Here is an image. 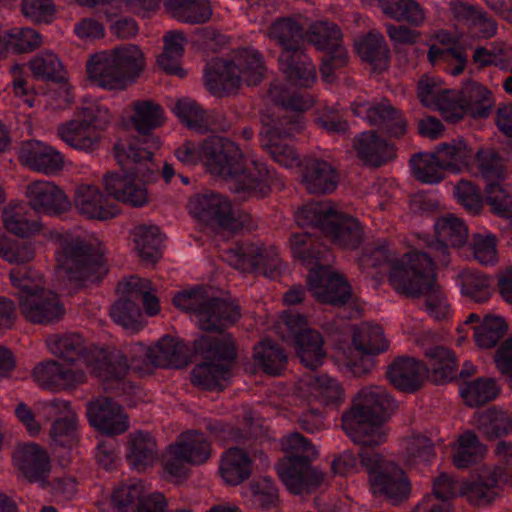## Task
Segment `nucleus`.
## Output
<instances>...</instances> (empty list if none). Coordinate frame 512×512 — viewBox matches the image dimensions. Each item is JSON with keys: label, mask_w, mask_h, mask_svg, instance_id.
Wrapping results in <instances>:
<instances>
[{"label": "nucleus", "mask_w": 512, "mask_h": 512, "mask_svg": "<svg viewBox=\"0 0 512 512\" xmlns=\"http://www.w3.org/2000/svg\"><path fill=\"white\" fill-rule=\"evenodd\" d=\"M20 161L33 171L55 175L64 167V155L41 141L25 142L19 152Z\"/></svg>", "instance_id": "c85d7f7f"}, {"label": "nucleus", "mask_w": 512, "mask_h": 512, "mask_svg": "<svg viewBox=\"0 0 512 512\" xmlns=\"http://www.w3.org/2000/svg\"><path fill=\"white\" fill-rule=\"evenodd\" d=\"M461 95L465 114L474 118H486L495 104L492 91L477 81L467 80L462 86Z\"/></svg>", "instance_id": "c03bdc74"}, {"label": "nucleus", "mask_w": 512, "mask_h": 512, "mask_svg": "<svg viewBox=\"0 0 512 512\" xmlns=\"http://www.w3.org/2000/svg\"><path fill=\"white\" fill-rule=\"evenodd\" d=\"M195 353L205 362L192 371V383L207 390H222L230 380L231 364L236 358V348L230 335H204L194 342Z\"/></svg>", "instance_id": "9b49d317"}, {"label": "nucleus", "mask_w": 512, "mask_h": 512, "mask_svg": "<svg viewBox=\"0 0 512 512\" xmlns=\"http://www.w3.org/2000/svg\"><path fill=\"white\" fill-rule=\"evenodd\" d=\"M25 196L29 206L38 214L59 215L70 207L65 192L51 181L36 180L29 183Z\"/></svg>", "instance_id": "393cba45"}, {"label": "nucleus", "mask_w": 512, "mask_h": 512, "mask_svg": "<svg viewBox=\"0 0 512 512\" xmlns=\"http://www.w3.org/2000/svg\"><path fill=\"white\" fill-rule=\"evenodd\" d=\"M15 466L31 482L43 483L50 472V459L44 448L36 443L19 445L14 454Z\"/></svg>", "instance_id": "7c9ffc66"}, {"label": "nucleus", "mask_w": 512, "mask_h": 512, "mask_svg": "<svg viewBox=\"0 0 512 512\" xmlns=\"http://www.w3.org/2000/svg\"><path fill=\"white\" fill-rule=\"evenodd\" d=\"M260 53L252 49L239 51L231 61L214 59L207 64L205 81L209 91L221 96L239 88L242 82L257 85L264 76Z\"/></svg>", "instance_id": "f8f14e48"}, {"label": "nucleus", "mask_w": 512, "mask_h": 512, "mask_svg": "<svg viewBox=\"0 0 512 512\" xmlns=\"http://www.w3.org/2000/svg\"><path fill=\"white\" fill-rule=\"evenodd\" d=\"M506 331L507 325L503 318L486 315L481 324L474 327L475 342L481 348H492Z\"/></svg>", "instance_id": "774afa93"}, {"label": "nucleus", "mask_w": 512, "mask_h": 512, "mask_svg": "<svg viewBox=\"0 0 512 512\" xmlns=\"http://www.w3.org/2000/svg\"><path fill=\"white\" fill-rule=\"evenodd\" d=\"M193 217L207 224H216L224 228H233L231 203L218 194H199L192 197L188 204Z\"/></svg>", "instance_id": "cd10ccee"}, {"label": "nucleus", "mask_w": 512, "mask_h": 512, "mask_svg": "<svg viewBox=\"0 0 512 512\" xmlns=\"http://www.w3.org/2000/svg\"><path fill=\"white\" fill-rule=\"evenodd\" d=\"M301 176L305 189L311 194L331 193L338 184V173L335 168L318 158L304 160Z\"/></svg>", "instance_id": "2f4dec72"}, {"label": "nucleus", "mask_w": 512, "mask_h": 512, "mask_svg": "<svg viewBox=\"0 0 512 512\" xmlns=\"http://www.w3.org/2000/svg\"><path fill=\"white\" fill-rule=\"evenodd\" d=\"M159 147L156 137L149 140L147 147H142L138 141L116 143L114 152L121 173L108 172L103 176V186L109 196L133 207L146 205L149 202L146 185L158 178L159 167L153 159V150Z\"/></svg>", "instance_id": "7ed1b4c3"}, {"label": "nucleus", "mask_w": 512, "mask_h": 512, "mask_svg": "<svg viewBox=\"0 0 512 512\" xmlns=\"http://www.w3.org/2000/svg\"><path fill=\"white\" fill-rule=\"evenodd\" d=\"M48 235L56 245L57 272L70 282L85 285L99 281L107 273L102 252L79 235L57 231H50Z\"/></svg>", "instance_id": "423d86ee"}, {"label": "nucleus", "mask_w": 512, "mask_h": 512, "mask_svg": "<svg viewBox=\"0 0 512 512\" xmlns=\"http://www.w3.org/2000/svg\"><path fill=\"white\" fill-rule=\"evenodd\" d=\"M281 447L286 456L276 469L292 494H309L325 482L326 475L310 465L317 458L318 451L307 438L300 433H292L282 439Z\"/></svg>", "instance_id": "6e6552de"}, {"label": "nucleus", "mask_w": 512, "mask_h": 512, "mask_svg": "<svg viewBox=\"0 0 512 512\" xmlns=\"http://www.w3.org/2000/svg\"><path fill=\"white\" fill-rule=\"evenodd\" d=\"M11 283L19 289V309L24 318L34 324L59 321L65 308L58 295L43 289V277L27 268L18 267L10 272Z\"/></svg>", "instance_id": "9d476101"}, {"label": "nucleus", "mask_w": 512, "mask_h": 512, "mask_svg": "<svg viewBox=\"0 0 512 512\" xmlns=\"http://www.w3.org/2000/svg\"><path fill=\"white\" fill-rule=\"evenodd\" d=\"M5 43V53H25L37 49L42 43L41 35L32 28L14 27L2 36Z\"/></svg>", "instance_id": "69168bd1"}, {"label": "nucleus", "mask_w": 512, "mask_h": 512, "mask_svg": "<svg viewBox=\"0 0 512 512\" xmlns=\"http://www.w3.org/2000/svg\"><path fill=\"white\" fill-rule=\"evenodd\" d=\"M173 111L187 127L197 131H206L211 125L209 114L197 102L183 98L176 102Z\"/></svg>", "instance_id": "0e129e2a"}, {"label": "nucleus", "mask_w": 512, "mask_h": 512, "mask_svg": "<svg viewBox=\"0 0 512 512\" xmlns=\"http://www.w3.org/2000/svg\"><path fill=\"white\" fill-rule=\"evenodd\" d=\"M131 237L135 250L143 261L155 263L161 258L162 237L157 226H136L131 232Z\"/></svg>", "instance_id": "8fccbe9b"}, {"label": "nucleus", "mask_w": 512, "mask_h": 512, "mask_svg": "<svg viewBox=\"0 0 512 512\" xmlns=\"http://www.w3.org/2000/svg\"><path fill=\"white\" fill-rule=\"evenodd\" d=\"M389 342L377 324L362 323L352 333V345L338 351L337 360L355 376L368 373L373 367L369 356L386 352Z\"/></svg>", "instance_id": "dca6fc26"}, {"label": "nucleus", "mask_w": 512, "mask_h": 512, "mask_svg": "<svg viewBox=\"0 0 512 512\" xmlns=\"http://www.w3.org/2000/svg\"><path fill=\"white\" fill-rule=\"evenodd\" d=\"M459 393L466 405L477 407L494 400L499 389L494 380L479 378L474 381L463 382L459 387Z\"/></svg>", "instance_id": "052dcab7"}, {"label": "nucleus", "mask_w": 512, "mask_h": 512, "mask_svg": "<svg viewBox=\"0 0 512 512\" xmlns=\"http://www.w3.org/2000/svg\"><path fill=\"white\" fill-rule=\"evenodd\" d=\"M306 40L313 44L318 50L335 51V59L338 64L345 61V47L343 46V35L339 26L329 20H318L313 22L304 33Z\"/></svg>", "instance_id": "473e14b6"}, {"label": "nucleus", "mask_w": 512, "mask_h": 512, "mask_svg": "<svg viewBox=\"0 0 512 512\" xmlns=\"http://www.w3.org/2000/svg\"><path fill=\"white\" fill-rule=\"evenodd\" d=\"M282 338L294 340L301 362L310 369L323 364L326 352L319 332L308 327L307 319L297 313H284L279 323Z\"/></svg>", "instance_id": "f3484780"}, {"label": "nucleus", "mask_w": 512, "mask_h": 512, "mask_svg": "<svg viewBox=\"0 0 512 512\" xmlns=\"http://www.w3.org/2000/svg\"><path fill=\"white\" fill-rule=\"evenodd\" d=\"M226 259L238 270L271 279L279 277L284 269L278 250L274 246L256 243L237 244L226 252Z\"/></svg>", "instance_id": "a211bd4d"}, {"label": "nucleus", "mask_w": 512, "mask_h": 512, "mask_svg": "<svg viewBox=\"0 0 512 512\" xmlns=\"http://www.w3.org/2000/svg\"><path fill=\"white\" fill-rule=\"evenodd\" d=\"M351 109L354 115L362 117L370 125L377 126L391 136L399 137L406 133V121L386 99L370 103L359 98L351 104Z\"/></svg>", "instance_id": "4be33fe9"}, {"label": "nucleus", "mask_w": 512, "mask_h": 512, "mask_svg": "<svg viewBox=\"0 0 512 512\" xmlns=\"http://www.w3.org/2000/svg\"><path fill=\"white\" fill-rule=\"evenodd\" d=\"M176 307L192 312L199 327L205 331H221L240 318V310L235 302L211 298L203 288H194L175 295Z\"/></svg>", "instance_id": "ddd939ff"}, {"label": "nucleus", "mask_w": 512, "mask_h": 512, "mask_svg": "<svg viewBox=\"0 0 512 512\" xmlns=\"http://www.w3.org/2000/svg\"><path fill=\"white\" fill-rule=\"evenodd\" d=\"M383 13L398 22L419 27L425 22L424 8L416 0H379Z\"/></svg>", "instance_id": "6e6d98bb"}, {"label": "nucleus", "mask_w": 512, "mask_h": 512, "mask_svg": "<svg viewBox=\"0 0 512 512\" xmlns=\"http://www.w3.org/2000/svg\"><path fill=\"white\" fill-rule=\"evenodd\" d=\"M485 202L491 211L505 218L512 217V188L499 181L487 184L485 188Z\"/></svg>", "instance_id": "338daca9"}, {"label": "nucleus", "mask_w": 512, "mask_h": 512, "mask_svg": "<svg viewBox=\"0 0 512 512\" xmlns=\"http://www.w3.org/2000/svg\"><path fill=\"white\" fill-rule=\"evenodd\" d=\"M73 204L80 215L90 220L112 219L120 212L119 207L110 202L99 187L92 184L77 186Z\"/></svg>", "instance_id": "bb28decb"}, {"label": "nucleus", "mask_w": 512, "mask_h": 512, "mask_svg": "<svg viewBox=\"0 0 512 512\" xmlns=\"http://www.w3.org/2000/svg\"><path fill=\"white\" fill-rule=\"evenodd\" d=\"M268 98L275 105L285 110L294 112H305L315 103L314 97L307 92H290L280 81L271 83L268 90Z\"/></svg>", "instance_id": "603ef678"}, {"label": "nucleus", "mask_w": 512, "mask_h": 512, "mask_svg": "<svg viewBox=\"0 0 512 512\" xmlns=\"http://www.w3.org/2000/svg\"><path fill=\"white\" fill-rule=\"evenodd\" d=\"M126 458L131 467L137 471H144L153 466L158 458V445L155 438L149 432L130 433Z\"/></svg>", "instance_id": "4c0bfd02"}, {"label": "nucleus", "mask_w": 512, "mask_h": 512, "mask_svg": "<svg viewBox=\"0 0 512 512\" xmlns=\"http://www.w3.org/2000/svg\"><path fill=\"white\" fill-rule=\"evenodd\" d=\"M3 223L7 231L19 237H31L42 231V223L28 218L22 206L9 207L3 211Z\"/></svg>", "instance_id": "680f3d73"}, {"label": "nucleus", "mask_w": 512, "mask_h": 512, "mask_svg": "<svg viewBox=\"0 0 512 512\" xmlns=\"http://www.w3.org/2000/svg\"><path fill=\"white\" fill-rule=\"evenodd\" d=\"M296 395L308 405L318 403L321 406L338 407L345 400L342 385L328 375L306 376L295 387Z\"/></svg>", "instance_id": "5701e85b"}, {"label": "nucleus", "mask_w": 512, "mask_h": 512, "mask_svg": "<svg viewBox=\"0 0 512 512\" xmlns=\"http://www.w3.org/2000/svg\"><path fill=\"white\" fill-rule=\"evenodd\" d=\"M424 374L434 383L441 384L454 379L458 363L455 353L443 346H434L424 352Z\"/></svg>", "instance_id": "e433bc0d"}, {"label": "nucleus", "mask_w": 512, "mask_h": 512, "mask_svg": "<svg viewBox=\"0 0 512 512\" xmlns=\"http://www.w3.org/2000/svg\"><path fill=\"white\" fill-rule=\"evenodd\" d=\"M253 472V461L243 449L230 448L222 453L218 473L228 486H238L250 478Z\"/></svg>", "instance_id": "f704fd0d"}, {"label": "nucleus", "mask_w": 512, "mask_h": 512, "mask_svg": "<svg viewBox=\"0 0 512 512\" xmlns=\"http://www.w3.org/2000/svg\"><path fill=\"white\" fill-rule=\"evenodd\" d=\"M254 359L265 373L274 376L279 375L287 363L282 349L270 340H264L255 347Z\"/></svg>", "instance_id": "e2e57ef3"}, {"label": "nucleus", "mask_w": 512, "mask_h": 512, "mask_svg": "<svg viewBox=\"0 0 512 512\" xmlns=\"http://www.w3.org/2000/svg\"><path fill=\"white\" fill-rule=\"evenodd\" d=\"M424 367L419 361L409 357L395 359L388 368L390 383L401 391L414 392L422 385Z\"/></svg>", "instance_id": "58836bf2"}, {"label": "nucleus", "mask_w": 512, "mask_h": 512, "mask_svg": "<svg viewBox=\"0 0 512 512\" xmlns=\"http://www.w3.org/2000/svg\"><path fill=\"white\" fill-rule=\"evenodd\" d=\"M267 35L283 48L282 52L302 51L300 41L304 37L303 28L293 18H278L271 24Z\"/></svg>", "instance_id": "3c124183"}, {"label": "nucleus", "mask_w": 512, "mask_h": 512, "mask_svg": "<svg viewBox=\"0 0 512 512\" xmlns=\"http://www.w3.org/2000/svg\"><path fill=\"white\" fill-rule=\"evenodd\" d=\"M396 253L387 242L366 249L359 263L363 269L389 264L388 280L393 289L402 295L419 297L426 295V310L436 319L448 316L450 306L437 284L434 262L426 254L417 250L405 253L395 260Z\"/></svg>", "instance_id": "f03ea898"}, {"label": "nucleus", "mask_w": 512, "mask_h": 512, "mask_svg": "<svg viewBox=\"0 0 512 512\" xmlns=\"http://www.w3.org/2000/svg\"><path fill=\"white\" fill-rule=\"evenodd\" d=\"M184 165L203 163L211 174L234 183L236 193L245 197H265L273 183L271 171L253 155H243L232 141L219 136L209 137L202 143L186 140L175 152Z\"/></svg>", "instance_id": "f257e3e1"}, {"label": "nucleus", "mask_w": 512, "mask_h": 512, "mask_svg": "<svg viewBox=\"0 0 512 512\" xmlns=\"http://www.w3.org/2000/svg\"><path fill=\"white\" fill-rule=\"evenodd\" d=\"M279 64L280 70L291 85L308 88L316 81L315 66L303 50L281 52Z\"/></svg>", "instance_id": "72a5a7b5"}, {"label": "nucleus", "mask_w": 512, "mask_h": 512, "mask_svg": "<svg viewBox=\"0 0 512 512\" xmlns=\"http://www.w3.org/2000/svg\"><path fill=\"white\" fill-rule=\"evenodd\" d=\"M290 248L294 258L309 268L307 285L316 301L334 306L345 304L351 289L345 278L330 267V250L307 233L293 234Z\"/></svg>", "instance_id": "20e7f679"}, {"label": "nucleus", "mask_w": 512, "mask_h": 512, "mask_svg": "<svg viewBox=\"0 0 512 512\" xmlns=\"http://www.w3.org/2000/svg\"><path fill=\"white\" fill-rule=\"evenodd\" d=\"M151 363L159 367L180 368L187 362V350L179 339L164 336L146 353Z\"/></svg>", "instance_id": "37998d69"}, {"label": "nucleus", "mask_w": 512, "mask_h": 512, "mask_svg": "<svg viewBox=\"0 0 512 512\" xmlns=\"http://www.w3.org/2000/svg\"><path fill=\"white\" fill-rule=\"evenodd\" d=\"M190 465H203L212 457L211 443L196 430L181 433L174 442Z\"/></svg>", "instance_id": "09e8293b"}, {"label": "nucleus", "mask_w": 512, "mask_h": 512, "mask_svg": "<svg viewBox=\"0 0 512 512\" xmlns=\"http://www.w3.org/2000/svg\"><path fill=\"white\" fill-rule=\"evenodd\" d=\"M486 454V447L479 441L476 434L466 431L461 434L454 444L452 460L457 468H466Z\"/></svg>", "instance_id": "4d7b16f0"}, {"label": "nucleus", "mask_w": 512, "mask_h": 512, "mask_svg": "<svg viewBox=\"0 0 512 512\" xmlns=\"http://www.w3.org/2000/svg\"><path fill=\"white\" fill-rule=\"evenodd\" d=\"M355 48L363 61L382 68L388 62V48L383 35L375 30L355 40Z\"/></svg>", "instance_id": "5fc2aeb1"}, {"label": "nucleus", "mask_w": 512, "mask_h": 512, "mask_svg": "<svg viewBox=\"0 0 512 512\" xmlns=\"http://www.w3.org/2000/svg\"><path fill=\"white\" fill-rule=\"evenodd\" d=\"M303 129L302 117H283L273 123H265L260 133L261 146L275 162L286 168L298 167L301 160L297 151L286 140Z\"/></svg>", "instance_id": "6ab92c4d"}, {"label": "nucleus", "mask_w": 512, "mask_h": 512, "mask_svg": "<svg viewBox=\"0 0 512 512\" xmlns=\"http://www.w3.org/2000/svg\"><path fill=\"white\" fill-rule=\"evenodd\" d=\"M91 426L106 435H118L129 428L128 416L122 407L110 398L100 397L87 404Z\"/></svg>", "instance_id": "b1692460"}, {"label": "nucleus", "mask_w": 512, "mask_h": 512, "mask_svg": "<svg viewBox=\"0 0 512 512\" xmlns=\"http://www.w3.org/2000/svg\"><path fill=\"white\" fill-rule=\"evenodd\" d=\"M165 120L163 107L153 100H136L130 105L129 121L141 135L161 127Z\"/></svg>", "instance_id": "ea45409f"}, {"label": "nucleus", "mask_w": 512, "mask_h": 512, "mask_svg": "<svg viewBox=\"0 0 512 512\" xmlns=\"http://www.w3.org/2000/svg\"><path fill=\"white\" fill-rule=\"evenodd\" d=\"M47 349L65 362L83 361L103 383H120L127 374L128 363L120 352H107L97 347L87 348L76 333L54 334L46 339Z\"/></svg>", "instance_id": "0eeeda50"}, {"label": "nucleus", "mask_w": 512, "mask_h": 512, "mask_svg": "<svg viewBox=\"0 0 512 512\" xmlns=\"http://www.w3.org/2000/svg\"><path fill=\"white\" fill-rule=\"evenodd\" d=\"M86 66L90 80L104 89L124 90L130 85L110 51L94 54Z\"/></svg>", "instance_id": "c756f323"}, {"label": "nucleus", "mask_w": 512, "mask_h": 512, "mask_svg": "<svg viewBox=\"0 0 512 512\" xmlns=\"http://www.w3.org/2000/svg\"><path fill=\"white\" fill-rule=\"evenodd\" d=\"M436 243L429 246L426 253L434 262L442 266L449 264V248H460L468 238V228L462 219L453 214L437 218L434 224Z\"/></svg>", "instance_id": "412c9836"}, {"label": "nucleus", "mask_w": 512, "mask_h": 512, "mask_svg": "<svg viewBox=\"0 0 512 512\" xmlns=\"http://www.w3.org/2000/svg\"><path fill=\"white\" fill-rule=\"evenodd\" d=\"M455 20L482 38H491L497 32L495 20L486 12L460 2L451 6Z\"/></svg>", "instance_id": "79ce46f5"}, {"label": "nucleus", "mask_w": 512, "mask_h": 512, "mask_svg": "<svg viewBox=\"0 0 512 512\" xmlns=\"http://www.w3.org/2000/svg\"><path fill=\"white\" fill-rule=\"evenodd\" d=\"M357 157L365 164L379 167L394 157L393 146L381 139L375 132L367 131L357 135L353 142Z\"/></svg>", "instance_id": "c9c22d12"}, {"label": "nucleus", "mask_w": 512, "mask_h": 512, "mask_svg": "<svg viewBox=\"0 0 512 512\" xmlns=\"http://www.w3.org/2000/svg\"><path fill=\"white\" fill-rule=\"evenodd\" d=\"M434 153L440 167L450 172L464 170L469 166L474 156L472 149L461 139L439 144Z\"/></svg>", "instance_id": "de8ad7c7"}, {"label": "nucleus", "mask_w": 512, "mask_h": 512, "mask_svg": "<svg viewBox=\"0 0 512 512\" xmlns=\"http://www.w3.org/2000/svg\"><path fill=\"white\" fill-rule=\"evenodd\" d=\"M503 484L512 485V473L501 467L483 466L469 480L461 482L460 496L475 506H486L499 495Z\"/></svg>", "instance_id": "aec40b11"}, {"label": "nucleus", "mask_w": 512, "mask_h": 512, "mask_svg": "<svg viewBox=\"0 0 512 512\" xmlns=\"http://www.w3.org/2000/svg\"><path fill=\"white\" fill-rule=\"evenodd\" d=\"M301 227L319 229L332 243L342 249H357L363 240V230L355 218L344 214L331 201L311 202L295 214Z\"/></svg>", "instance_id": "1a4fd4ad"}, {"label": "nucleus", "mask_w": 512, "mask_h": 512, "mask_svg": "<svg viewBox=\"0 0 512 512\" xmlns=\"http://www.w3.org/2000/svg\"><path fill=\"white\" fill-rule=\"evenodd\" d=\"M122 73L131 85L145 68L142 51L133 44L122 45L110 50Z\"/></svg>", "instance_id": "bf43d9fd"}, {"label": "nucleus", "mask_w": 512, "mask_h": 512, "mask_svg": "<svg viewBox=\"0 0 512 512\" xmlns=\"http://www.w3.org/2000/svg\"><path fill=\"white\" fill-rule=\"evenodd\" d=\"M394 402L385 388L368 386L353 398L352 406L341 417L342 429L355 443L364 447L386 441L382 425Z\"/></svg>", "instance_id": "39448f33"}, {"label": "nucleus", "mask_w": 512, "mask_h": 512, "mask_svg": "<svg viewBox=\"0 0 512 512\" xmlns=\"http://www.w3.org/2000/svg\"><path fill=\"white\" fill-rule=\"evenodd\" d=\"M163 52L158 56L159 67L168 74L185 77L186 72L181 67L187 38L182 31L173 30L163 36Z\"/></svg>", "instance_id": "a19ab883"}, {"label": "nucleus", "mask_w": 512, "mask_h": 512, "mask_svg": "<svg viewBox=\"0 0 512 512\" xmlns=\"http://www.w3.org/2000/svg\"><path fill=\"white\" fill-rule=\"evenodd\" d=\"M475 425L490 440L512 432V413L491 408L475 416Z\"/></svg>", "instance_id": "864d4df0"}, {"label": "nucleus", "mask_w": 512, "mask_h": 512, "mask_svg": "<svg viewBox=\"0 0 512 512\" xmlns=\"http://www.w3.org/2000/svg\"><path fill=\"white\" fill-rule=\"evenodd\" d=\"M359 457L361 465L368 473L373 494L384 496L393 503L402 502L409 497L410 481L398 465L364 446Z\"/></svg>", "instance_id": "4468645a"}, {"label": "nucleus", "mask_w": 512, "mask_h": 512, "mask_svg": "<svg viewBox=\"0 0 512 512\" xmlns=\"http://www.w3.org/2000/svg\"><path fill=\"white\" fill-rule=\"evenodd\" d=\"M110 121L109 111L97 104L79 109L73 119L57 127V136L69 147L93 151L100 143L101 131Z\"/></svg>", "instance_id": "2eb2a0df"}, {"label": "nucleus", "mask_w": 512, "mask_h": 512, "mask_svg": "<svg viewBox=\"0 0 512 512\" xmlns=\"http://www.w3.org/2000/svg\"><path fill=\"white\" fill-rule=\"evenodd\" d=\"M165 6L173 18L187 24H204L212 16L209 0H165Z\"/></svg>", "instance_id": "49530a36"}, {"label": "nucleus", "mask_w": 512, "mask_h": 512, "mask_svg": "<svg viewBox=\"0 0 512 512\" xmlns=\"http://www.w3.org/2000/svg\"><path fill=\"white\" fill-rule=\"evenodd\" d=\"M117 293L123 297L142 299L145 313L148 316H155L160 312V303L156 296L150 280L131 276L122 280L117 285Z\"/></svg>", "instance_id": "a18cd8bd"}, {"label": "nucleus", "mask_w": 512, "mask_h": 512, "mask_svg": "<svg viewBox=\"0 0 512 512\" xmlns=\"http://www.w3.org/2000/svg\"><path fill=\"white\" fill-rule=\"evenodd\" d=\"M32 377L40 387L54 392L75 388L86 381L82 370L64 368L56 360L38 363L32 370Z\"/></svg>", "instance_id": "a878e982"}, {"label": "nucleus", "mask_w": 512, "mask_h": 512, "mask_svg": "<svg viewBox=\"0 0 512 512\" xmlns=\"http://www.w3.org/2000/svg\"><path fill=\"white\" fill-rule=\"evenodd\" d=\"M462 293L477 303L488 301L493 293V279L479 271L464 270L460 273Z\"/></svg>", "instance_id": "13d9d810"}]
</instances>
